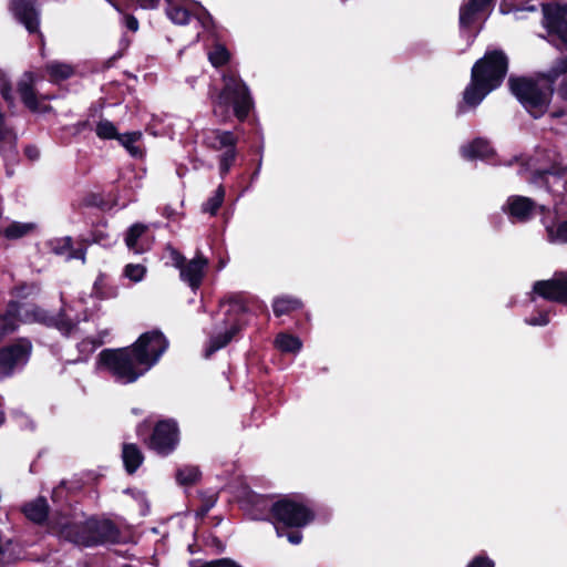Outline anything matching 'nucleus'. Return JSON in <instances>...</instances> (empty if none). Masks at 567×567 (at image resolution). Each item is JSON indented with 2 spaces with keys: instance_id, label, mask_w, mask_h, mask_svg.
<instances>
[{
  "instance_id": "7ed1b4c3",
  "label": "nucleus",
  "mask_w": 567,
  "mask_h": 567,
  "mask_svg": "<svg viewBox=\"0 0 567 567\" xmlns=\"http://www.w3.org/2000/svg\"><path fill=\"white\" fill-rule=\"evenodd\" d=\"M316 516L312 507L291 496L275 501L268 509V522L274 525L277 536L286 537L292 545L302 542V529L312 524Z\"/></svg>"
},
{
  "instance_id": "39448f33",
  "label": "nucleus",
  "mask_w": 567,
  "mask_h": 567,
  "mask_svg": "<svg viewBox=\"0 0 567 567\" xmlns=\"http://www.w3.org/2000/svg\"><path fill=\"white\" fill-rule=\"evenodd\" d=\"M213 113L221 122L235 116L245 122L254 109V100L248 85L235 72L228 71L223 75V87L212 95Z\"/></svg>"
},
{
  "instance_id": "4468645a",
  "label": "nucleus",
  "mask_w": 567,
  "mask_h": 567,
  "mask_svg": "<svg viewBox=\"0 0 567 567\" xmlns=\"http://www.w3.org/2000/svg\"><path fill=\"white\" fill-rule=\"evenodd\" d=\"M220 306L228 307L224 313V324H233L238 321L241 323V330L246 328L248 324L246 316L251 311V301L245 293L236 292L227 295L220 300Z\"/></svg>"
},
{
  "instance_id": "5701e85b",
  "label": "nucleus",
  "mask_w": 567,
  "mask_h": 567,
  "mask_svg": "<svg viewBox=\"0 0 567 567\" xmlns=\"http://www.w3.org/2000/svg\"><path fill=\"white\" fill-rule=\"evenodd\" d=\"M23 322V311L16 302H8L2 312V337L17 332Z\"/></svg>"
},
{
  "instance_id": "2eb2a0df",
  "label": "nucleus",
  "mask_w": 567,
  "mask_h": 567,
  "mask_svg": "<svg viewBox=\"0 0 567 567\" xmlns=\"http://www.w3.org/2000/svg\"><path fill=\"white\" fill-rule=\"evenodd\" d=\"M175 265L179 269L181 279L186 282L193 290L202 286L205 269L208 265V259L203 255H197L189 261H186L183 255H177Z\"/></svg>"
},
{
  "instance_id": "a211bd4d",
  "label": "nucleus",
  "mask_w": 567,
  "mask_h": 567,
  "mask_svg": "<svg viewBox=\"0 0 567 567\" xmlns=\"http://www.w3.org/2000/svg\"><path fill=\"white\" fill-rule=\"evenodd\" d=\"M224 326V331L210 336L208 343L204 350V357L206 359H209L214 353L226 348L243 331L241 323H239L238 321L233 324Z\"/></svg>"
},
{
  "instance_id": "c756f323",
  "label": "nucleus",
  "mask_w": 567,
  "mask_h": 567,
  "mask_svg": "<svg viewBox=\"0 0 567 567\" xmlns=\"http://www.w3.org/2000/svg\"><path fill=\"white\" fill-rule=\"evenodd\" d=\"M567 75V55L557 58L550 69L546 72H538L537 78L539 80L549 83L554 86L555 82L561 76Z\"/></svg>"
},
{
  "instance_id": "ea45409f",
  "label": "nucleus",
  "mask_w": 567,
  "mask_h": 567,
  "mask_svg": "<svg viewBox=\"0 0 567 567\" xmlns=\"http://www.w3.org/2000/svg\"><path fill=\"white\" fill-rule=\"evenodd\" d=\"M95 134L102 141H111L116 140L120 133L113 122L102 118L95 126Z\"/></svg>"
},
{
  "instance_id": "412c9836",
  "label": "nucleus",
  "mask_w": 567,
  "mask_h": 567,
  "mask_svg": "<svg viewBox=\"0 0 567 567\" xmlns=\"http://www.w3.org/2000/svg\"><path fill=\"white\" fill-rule=\"evenodd\" d=\"M21 513L30 522L43 525L49 518L50 506L44 496H38L35 499L24 503L21 506Z\"/></svg>"
},
{
  "instance_id": "bf43d9fd",
  "label": "nucleus",
  "mask_w": 567,
  "mask_h": 567,
  "mask_svg": "<svg viewBox=\"0 0 567 567\" xmlns=\"http://www.w3.org/2000/svg\"><path fill=\"white\" fill-rule=\"evenodd\" d=\"M150 427V424H148V420H144L143 422H141L137 427H136V434L137 436H143L144 433L148 430Z\"/></svg>"
},
{
  "instance_id": "393cba45",
  "label": "nucleus",
  "mask_w": 567,
  "mask_h": 567,
  "mask_svg": "<svg viewBox=\"0 0 567 567\" xmlns=\"http://www.w3.org/2000/svg\"><path fill=\"white\" fill-rule=\"evenodd\" d=\"M2 158L10 162H18L19 152L17 150L18 136L16 132L8 127L4 123V115L2 114Z\"/></svg>"
},
{
  "instance_id": "7c9ffc66",
  "label": "nucleus",
  "mask_w": 567,
  "mask_h": 567,
  "mask_svg": "<svg viewBox=\"0 0 567 567\" xmlns=\"http://www.w3.org/2000/svg\"><path fill=\"white\" fill-rule=\"evenodd\" d=\"M542 223L545 226L548 241L567 244V220L556 224L555 220L547 221L545 217Z\"/></svg>"
},
{
  "instance_id": "338daca9",
  "label": "nucleus",
  "mask_w": 567,
  "mask_h": 567,
  "mask_svg": "<svg viewBox=\"0 0 567 567\" xmlns=\"http://www.w3.org/2000/svg\"><path fill=\"white\" fill-rule=\"evenodd\" d=\"M560 115H561V112H555V113H553V116H554V117H559Z\"/></svg>"
},
{
  "instance_id": "c85d7f7f",
  "label": "nucleus",
  "mask_w": 567,
  "mask_h": 567,
  "mask_svg": "<svg viewBox=\"0 0 567 567\" xmlns=\"http://www.w3.org/2000/svg\"><path fill=\"white\" fill-rule=\"evenodd\" d=\"M35 229L34 223L12 221L2 229V237L8 240H17L33 234Z\"/></svg>"
},
{
  "instance_id": "774afa93",
  "label": "nucleus",
  "mask_w": 567,
  "mask_h": 567,
  "mask_svg": "<svg viewBox=\"0 0 567 567\" xmlns=\"http://www.w3.org/2000/svg\"><path fill=\"white\" fill-rule=\"evenodd\" d=\"M7 175H8V176H11V175H12V171H11L9 167H7Z\"/></svg>"
},
{
  "instance_id": "dca6fc26",
  "label": "nucleus",
  "mask_w": 567,
  "mask_h": 567,
  "mask_svg": "<svg viewBox=\"0 0 567 567\" xmlns=\"http://www.w3.org/2000/svg\"><path fill=\"white\" fill-rule=\"evenodd\" d=\"M543 16L548 34L557 37L567 47V4H545Z\"/></svg>"
},
{
  "instance_id": "cd10ccee",
  "label": "nucleus",
  "mask_w": 567,
  "mask_h": 567,
  "mask_svg": "<svg viewBox=\"0 0 567 567\" xmlns=\"http://www.w3.org/2000/svg\"><path fill=\"white\" fill-rule=\"evenodd\" d=\"M142 136L143 134L141 131H133L123 134L120 133L115 141H117L118 144L123 146L132 157L142 158L144 152L140 146L135 145L142 140Z\"/></svg>"
},
{
  "instance_id": "58836bf2",
  "label": "nucleus",
  "mask_w": 567,
  "mask_h": 567,
  "mask_svg": "<svg viewBox=\"0 0 567 567\" xmlns=\"http://www.w3.org/2000/svg\"><path fill=\"white\" fill-rule=\"evenodd\" d=\"M166 14L176 24H187L190 20V12L183 6L168 2L166 7Z\"/></svg>"
},
{
  "instance_id": "79ce46f5",
  "label": "nucleus",
  "mask_w": 567,
  "mask_h": 567,
  "mask_svg": "<svg viewBox=\"0 0 567 567\" xmlns=\"http://www.w3.org/2000/svg\"><path fill=\"white\" fill-rule=\"evenodd\" d=\"M225 198V188L219 185L214 195L209 197L203 205V210L209 213L212 216L216 215L221 207Z\"/></svg>"
},
{
  "instance_id": "473e14b6",
  "label": "nucleus",
  "mask_w": 567,
  "mask_h": 567,
  "mask_svg": "<svg viewBox=\"0 0 567 567\" xmlns=\"http://www.w3.org/2000/svg\"><path fill=\"white\" fill-rule=\"evenodd\" d=\"M202 473L198 466L186 465L177 468L175 473L176 482L182 486H192L200 480Z\"/></svg>"
},
{
  "instance_id": "69168bd1",
  "label": "nucleus",
  "mask_w": 567,
  "mask_h": 567,
  "mask_svg": "<svg viewBox=\"0 0 567 567\" xmlns=\"http://www.w3.org/2000/svg\"><path fill=\"white\" fill-rule=\"evenodd\" d=\"M464 112H465V109H464L463 104H460L458 109H457V113L461 114V113H464Z\"/></svg>"
},
{
  "instance_id": "6e6d98bb",
  "label": "nucleus",
  "mask_w": 567,
  "mask_h": 567,
  "mask_svg": "<svg viewBox=\"0 0 567 567\" xmlns=\"http://www.w3.org/2000/svg\"><path fill=\"white\" fill-rule=\"evenodd\" d=\"M24 155L30 159V161H35L39 158L40 156V152L38 150L37 146L34 145H27L24 147Z\"/></svg>"
},
{
  "instance_id": "4be33fe9",
  "label": "nucleus",
  "mask_w": 567,
  "mask_h": 567,
  "mask_svg": "<svg viewBox=\"0 0 567 567\" xmlns=\"http://www.w3.org/2000/svg\"><path fill=\"white\" fill-rule=\"evenodd\" d=\"M238 136L231 131L213 130L204 138V144L213 151H223L233 146H237Z\"/></svg>"
},
{
  "instance_id": "2f4dec72",
  "label": "nucleus",
  "mask_w": 567,
  "mask_h": 567,
  "mask_svg": "<svg viewBox=\"0 0 567 567\" xmlns=\"http://www.w3.org/2000/svg\"><path fill=\"white\" fill-rule=\"evenodd\" d=\"M93 293L101 300L116 298L118 288L107 281L104 275H100L93 285Z\"/></svg>"
},
{
  "instance_id": "ddd939ff",
  "label": "nucleus",
  "mask_w": 567,
  "mask_h": 567,
  "mask_svg": "<svg viewBox=\"0 0 567 567\" xmlns=\"http://www.w3.org/2000/svg\"><path fill=\"white\" fill-rule=\"evenodd\" d=\"M538 204L530 197L511 195L503 205L502 210L513 224H525L535 218Z\"/></svg>"
},
{
  "instance_id": "f257e3e1",
  "label": "nucleus",
  "mask_w": 567,
  "mask_h": 567,
  "mask_svg": "<svg viewBox=\"0 0 567 567\" xmlns=\"http://www.w3.org/2000/svg\"><path fill=\"white\" fill-rule=\"evenodd\" d=\"M168 348L159 330L142 333L131 346L103 349L96 358L97 368L120 384H132L154 367Z\"/></svg>"
},
{
  "instance_id": "4d7b16f0",
  "label": "nucleus",
  "mask_w": 567,
  "mask_h": 567,
  "mask_svg": "<svg viewBox=\"0 0 567 567\" xmlns=\"http://www.w3.org/2000/svg\"><path fill=\"white\" fill-rule=\"evenodd\" d=\"M557 93L563 101L567 102V75L559 83Z\"/></svg>"
},
{
  "instance_id": "1a4fd4ad",
  "label": "nucleus",
  "mask_w": 567,
  "mask_h": 567,
  "mask_svg": "<svg viewBox=\"0 0 567 567\" xmlns=\"http://www.w3.org/2000/svg\"><path fill=\"white\" fill-rule=\"evenodd\" d=\"M33 344L30 338L19 337L2 344V379L21 372L31 359Z\"/></svg>"
},
{
  "instance_id": "b1692460",
  "label": "nucleus",
  "mask_w": 567,
  "mask_h": 567,
  "mask_svg": "<svg viewBox=\"0 0 567 567\" xmlns=\"http://www.w3.org/2000/svg\"><path fill=\"white\" fill-rule=\"evenodd\" d=\"M122 460L127 474H134L144 461V455L134 443H124L122 446Z\"/></svg>"
},
{
  "instance_id": "37998d69",
  "label": "nucleus",
  "mask_w": 567,
  "mask_h": 567,
  "mask_svg": "<svg viewBox=\"0 0 567 567\" xmlns=\"http://www.w3.org/2000/svg\"><path fill=\"white\" fill-rule=\"evenodd\" d=\"M218 501L217 494H200V505L195 512V515L199 519H204L208 512L216 505Z\"/></svg>"
},
{
  "instance_id": "603ef678",
  "label": "nucleus",
  "mask_w": 567,
  "mask_h": 567,
  "mask_svg": "<svg viewBox=\"0 0 567 567\" xmlns=\"http://www.w3.org/2000/svg\"><path fill=\"white\" fill-rule=\"evenodd\" d=\"M73 246V240L71 237H64L61 240L58 241V245L53 248L54 252L58 255H63L65 252L71 251V248Z\"/></svg>"
},
{
  "instance_id": "6ab92c4d",
  "label": "nucleus",
  "mask_w": 567,
  "mask_h": 567,
  "mask_svg": "<svg viewBox=\"0 0 567 567\" xmlns=\"http://www.w3.org/2000/svg\"><path fill=\"white\" fill-rule=\"evenodd\" d=\"M567 175V167L561 163L554 162L547 168H537L530 174V182L546 190L551 189V182H559Z\"/></svg>"
},
{
  "instance_id": "f3484780",
  "label": "nucleus",
  "mask_w": 567,
  "mask_h": 567,
  "mask_svg": "<svg viewBox=\"0 0 567 567\" xmlns=\"http://www.w3.org/2000/svg\"><path fill=\"white\" fill-rule=\"evenodd\" d=\"M42 293V285L40 281H17L9 290L11 300L9 302H16L23 310V307L28 306V301H33L39 298Z\"/></svg>"
},
{
  "instance_id": "8fccbe9b",
  "label": "nucleus",
  "mask_w": 567,
  "mask_h": 567,
  "mask_svg": "<svg viewBox=\"0 0 567 567\" xmlns=\"http://www.w3.org/2000/svg\"><path fill=\"white\" fill-rule=\"evenodd\" d=\"M199 567H241L230 558H219L210 561H206Z\"/></svg>"
},
{
  "instance_id": "5fc2aeb1",
  "label": "nucleus",
  "mask_w": 567,
  "mask_h": 567,
  "mask_svg": "<svg viewBox=\"0 0 567 567\" xmlns=\"http://www.w3.org/2000/svg\"><path fill=\"white\" fill-rule=\"evenodd\" d=\"M536 215H542V220L546 217L547 221H554L556 219V214L551 216V212L548 207L544 205H538Z\"/></svg>"
},
{
  "instance_id": "3c124183",
  "label": "nucleus",
  "mask_w": 567,
  "mask_h": 567,
  "mask_svg": "<svg viewBox=\"0 0 567 567\" xmlns=\"http://www.w3.org/2000/svg\"><path fill=\"white\" fill-rule=\"evenodd\" d=\"M525 321L529 326H546L549 323V316L547 312H538L537 315L527 318Z\"/></svg>"
},
{
  "instance_id": "4c0bfd02",
  "label": "nucleus",
  "mask_w": 567,
  "mask_h": 567,
  "mask_svg": "<svg viewBox=\"0 0 567 567\" xmlns=\"http://www.w3.org/2000/svg\"><path fill=\"white\" fill-rule=\"evenodd\" d=\"M147 230V227L143 224L136 223L133 224L125 234V244L130 250L135 252H141L142 249L138 248V239Z\"/></svg>"
},
{
  "instance_id": "a18cd8bd",
  "label": "nucleus",
  "mask_w": 567,
  "mask_h": 567,
  "mask_svg": "<svg viewBox=\"0 0 567 567\" xmlns=\"http://www.w3.org/2000/svg\"><path fill=\"white\" fill-rule=\"evenodd\" d=\"M123 275L133 282H140L146 275V267L141 264H127L124 267Z\"/></svg>"
},
{
  "instance_id": "aec40b11",
  "label": "nucleus",
  "mask_w": 567,
  "mask_h": 567,
  "mask_svg": "<svg viewBox=\"0 0 567 567\" xmlns=\"http://www.w3.org/2000/svg\"><path fill=\"white\" fill-rule=\"evenodd\" d=\"M495 0H467L460 8V27L470 28L474 24L476 16L494 7Z\"/></svg>"
},
{
  "instance_id": "f03ea898",
  "label": "nucleus",
  "mask_w": 567,
  "mask_h": 567,
  "mask_svg": "<svg viewBox=\"0 0 567 567\" xmlns=\"http://www.w3.org/2000/svg\"><path fill=\"white\" fill-rule=\"evenodd\" d=\"M508 71V58L503 50L486 51L471 71V81L463 92V103L476 107L492 91L499 87Z\"/></svg>"
},
{
  "instance_id": "de8ad7c7",
  "label": "nucleus",
  "mask_w": 567,
  "mask_h": 567,
  "mask_svg": "<svg viewBox=\"0 0 567 567\" xmlns=\"http://www.w3.org/2000/svg\"><path fill=\"white\" fill-rule=\"evenodd\" d=\"M466 567H495V561L489 558L485 553L474 556L466 565Z\"/></svg>"
},
{
  "instance_id": "f8f14e48",
  "label": "nucleus",
  "mask_w": 567,
  "mask_h": 567,
  "mask_svg": "<svg viewBox=\"0 0 567 567\" xmlns=\"http://www.w3.org/2000/svg\"><path fill=\"white\" fill-rule=\"evenodd\" d=\"M17 93L22 104L31 113L48 114L53 111L50 104L40 102L35 89V75L32 71H25L17 82Z\"/></svg>"
},
{
  "instance_id": "052dcab7",
  "label": "nucleus",
  "mask_w": 567,
  "mask_h": 567,
  "mask_svg": "<svg viewBox=\"0 0 567 567\" xmlns=\"http://www.w3.org/2000/svg\"><path fill=\"white\" fill-rule=\"evenodd\" d=\"M64 493V488L63 487H56L52 491V495H51V499L53 503H58V501L60 499V497L62 496V494Z\"/></svg>"
},
{
  "instance_id": "864d4df0",
  "label": "nucleus",
  "mask_w": 567,
  "mask_h": 567,
  "mask_svg": "<svg viewBox=\"0 0 567 567\" xmlns=\"http://www.w3.org/2000/svg\"><path fill=\"white\" fill-rule=\"evenodd\" d=\"M83 245L78 247V248H74L72 246L71 248V251L69 254V258H72V259H80L82 261H85V255H86V246L84 243H82Z\"/></svg>"
},
{
  "instance_id": "e2e57ef3",
  "label": "nucleus",
  "mask_w": 567,
  "mask_h": 567,
  "mask_svg": "<svg viewBox=\"0 0 567 567\" xmlns=\"http://www.w3.org/2000/svg\"><path fill=\"white\" fill-rule=\"evenodd\" d=\"M121 42H122V44H123V50H124V49H126V48L128 47V44H130V40H128V39H126V38H123V39L121 40Z\"/></svg>"
},
{
  "instance_id": "680f3d73",
  "label": "nucleus",
  "mask_w": 567,
  "mask_h": 567,
  "mask_svg": "<svg viewBox=\"0 0 567 567\" xmlns=\"http://www.w3.org/2000/svg\"><path fill=\"white\" fill-rule=\"evenodd\" d=\"M260 166H261V158L259 159L258 167H257V168H256V171L251 174V181H254L255 178H257V176H258V174H259Z\"/></svg>"
},
{
  "instance_id": "0eeeda50",
  "label": "nucleus",
  "mask_w": 567,
  "mask_h": 567,
  "mask_svg": "<svg viewBox=\"0 0 567 567\" xmlns=\"http://www.w3.org/2000/svg\"><path fill=\"white\" fill-rule=\"evenodd\" d=\"M146 447L161 457L173 454L181 442V431L176 420L157 421L152 433L143 440Z\"/></svg>"
},
{
  "instance_id": "f704fd0d",
  "label": "nucleus",
  "mask_w": 567,
  "mask_h": 567,
  "mask_svg": "<svg viewBox=\"0 0 567 567\" xmlns=\"http://www.w3.org/2000/svg\"><path fill=\"white\" fill-rule=\"evenodd\" d=\"M248 503L251 505L252 511L258 512L257 514L252 515L254 519L268 520V509L272 503L269 498L254 493L249 495Z\"/></svg>"
},
{
  "instance_id": "423d86ee",
  "label": "nucleus",
  "mask_w": 567,
  "mask_h": 567,
  "mask_svg": "<svg viewBox=\"0 0 567 567\" xmlns=\"http://www.w3.org/2000/svg\"><path fill=\"white\" fill-rule=\"evenodd\" d=\"M539 79L536 76H515L508 78L507 84L511 93L517 99L522 106L533 118H540L549 107L554 95V86L547 83L539 85Z\"/></svg>"
},
{
  "instance_id": "72a5a7b5",
  "label": "nucleus",
  "mask_w": 567,
  "mask_h": 567,
  "mask_svg": "<svg viewBox=\"0 0 567 567\" xmlns=\"http://www.w3.org/2000/svg\"><path fill=\"white\" fill-rule=\"evenodd\" d=\"M45 70L49 74L50 81L54 83L65 81L70 79L74 73V70L71 65L60 62L47 64Z\"/></svg>"
},
{
  "instance_id": "20e7f679",
  "label": "nucleus",
  "mask_w": 567,
  "mask_h": 567,
  "mask_svg": "<svg viewBox=\"0 0 567 567\" xmlns=\"http://www.w3.org/2000/svg\"><path fill=\"white\" fill-rule=\"evenodd\" d=\"M59 536L76 546L90 548L123 543V534L115 522L97 515L83 522H69L61 526Z\"/></svg>"
},
{
  "instance_id": "a878e982",
  "label": "nucleus",
  "mask_w": 567,
  "mask_h": 567,
  "mask_svg": "<svg viewBox=\"0 0 567 567\" xmlns=\"http://www.w3.org/2000/svg\"><path fill=\"white\" fill-rule=\"evenodd\" d=\"M303 308V302L292 296H280L272 301V311L277 318L286 315H291L295 311H299Z\"/></svg>"
},
{
  "instance_id": "09e8293b",
  "label": "nucleus",
  "mask_w": 567,
  "mask_h": 567,
  "mask_svg": "<svg viewBox=\"0 0 567 567\" xmlns=\"http://www.w3.org/2000/svg\"><path fill=\"white\" fill-rule=\"evenodd\" d=\"M2 101H4L9 109L14 106V99L12 96V86L9 80L2 75Z\"/></svg>"
},
{
  "instance_id": "6e6552de",
  "label": "nucleus",
  "mask_w": 567,
  "mask_h": 567,
  "mask_svg": "<svg viewBox=\"0 0 567 567\" xmlns=\"http://www.w3.org/2000/svg\"><path fill=\"white\" fill-rule=\"evenodd\" d=\"M23 322L38 323L45 328L56 329L63 337H70L76 329L78 323L74 322L63 308L56 313H52L48 309L38 303L30 302L27 308L23 307Z\"/></svg>"
},
{
  "instance_id": "e433bc0d",
  "label": "nucleus",
  "mask_w": 567,
  "mask_h": 567,
  "mask_svg": "<svg viewBox=\"0 0 567 567\" xmlns=\"http://www.w3.org/2000/svg\"><path fill=\"white\" fill-rule=\"evenodd\" d=\"M238 157L237 146L224 150L218 156L219 175L225 178L229 174L231 167L235 165Z\"/></svg>"
},
{
  "instance_id": "bb28decb",
  "label": "nucleus",
  "mask_w": 567,
  "mask_h": 567,
  "mask_svg": "<svg viewBox=\"0 0 567 567\" xmlns=\"http://www.w3.org/2000/svg\"><path fill=\"white\" fill-rule=\"evenodd\" d=\"M463 156L470 159L487 158L492 155L491 144L481 137L474 138L468 145L462 148Z\"/></svg>"
},
{
  "instance_id": "a19ab883",
  "label": "nucleus",
  "mask_w": 567,
  "mask_h": 567,
  "mask_svg": "<svg viewBox=\"0 0 567 567\" xmlns=\"http://www.w3.org/2000/svg\"><path fill=\"white\" fill-rule=\"evenodd\" d=\"M107 1L115 8V10L117 12L123 14L125 27L130 31L136 32L138 30V27H140L138 20L133 14H130V13L126 12L127 10L131 9V4L130 3H123V2H120V1H113V0H107Z\"/></svg>"
},
{
  "instance_id": "13d9d810",
  "label": "nucleus",
  "mask_w": 567,
  "mask_h": 567,
  "mask_svg": "<svg viewBox=\"0 0 567 567\" xmlns=\"http://www.w3.org/2000/svg\"><path fill=\"white\" fill-rule=\"evenodd\" d=\"M161 0H136L138 6L143 9H156Z\"/></svg>"
},
{
  "instance_id": "9b49d317",
  "label": "nucleus",
  "mask_w": 567,
  "mask_h": 567,
  "mask_svg": "<svg viewBox=\"0 0 567 567\" xmlns=\"http://www.w3.org/2000/svg\"><path fill=\"white\" fill-rule=\"evenodd\" d=\"M533 292L544 300L567 306V271H557L550 279L535 281Z\"/></svg>"
},
{
  "instance_id": "9d476101",
  "label": "nucleus",
  "mask_w": 567,
  "mask_h": 567,
  "mask_svg": "<svg viewBox=\"0 0 567 567\" xmlns=\"http://www.w3.org/2000/svg\"><path fill=\"white\" fill-rule=\"evenodd\" d=\"M8 10L30 34L43 37L40 31L41 12L38 0H9Z\"/></svg>"
},
{
  "instance_id": "c9c22d12",
  "label": "nucleus",
  "mask_w": 567,
  "mask_h": 567,
  "mask_svg": "<svg viewBox=\"0 0 567 567\" xmlns=\"http://www.w3.org/2000/svg\"><path fill=\"white\" fill-rule=\"evenodd\" d=\"M275 344L278 350L286 353H296L302 347L300 339L289 333H279L276 337Z\"/></svg>"
},
{
  "instance_id": "c03bdc74",
  "label": "nucleus",
  "mask_w": 567,
  "mask_h": 567,
  "mask_svg": "<svg viewBox=\"0 0 567 567\" xmlns=\"http://www.w3.org/2000/svg\"><path fill=\"white\" fill-rule=\"evenodd\" d=\"M230 60V53L224 45H217L209 52V61L213 66L220 68L226 65Z\"/></svg>"
},
{
  "instance_id": "0e129e2a",
  "label": "nucleus",
  "mask_w": 567,
  "mask_h": 567,
  "mask_svg": "<svg viewBox=\"0 0 567 567\" xmlns=\"http://www.w3.org/2000/svg\"><path fill=\"white\" fill-rule=\"evenodd\" d=\"M123 56V50L118 51L116 54L113 55L112 60H116Z\"/></svg>"
},
{
  "instance_id": "49530a36",
  "label": "nucleus",
  "mask_w": 567,
  "mask_h": 567,
  "mask_svg": "<svg viewBox=\"0 0 567 567\" xmlns=\"http://www.w3.org/2000/svg\"><path fill=\"white\" fill-rule=\"evenodd\" d=\"M81 241L84 243L85 245L99 244L102 246H106L110 244V236L102 229H93L90 233L89 237L82 238Z\"/></svg>"
}]
</instances>
